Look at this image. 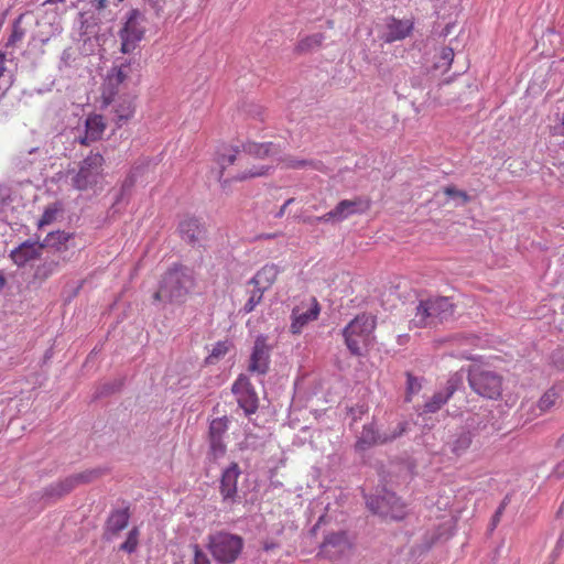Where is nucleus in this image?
Here are the masks:
<instances>
[{"label":"nucleus","mask_w":564,"mask_h":564,"mask_svg":"<svg viewBox=\"0 0 564 564\" xmlns=\"http://www.w3.org/2000/svg\"><path fill=\"white\" fill-rule=\"evenodd\" d=\"M278 546H279V545H278L275 542H268V541H267V542H264V544H263V550H264V551H267V552H269V551H271V550H273V549H275V547H278Z\"/></svg>","instance_id":"obj_55"},{"label":"nucleus","mask_w":564,"mask_h":564,"mask_svg":"<svg viewBox=\"0 0 564 564\" xmlns=\"http://www.w3.org/2000/svg\"><path fill=\"white\" fill-rule=\"evenodd\" d=\"M245 547L243 538L226 530L207 535L206 549L217 564H235Z\"/></svg>","instance_id":"obj_2"},{"label":"nucleus","mask_w":564,"mask_h":564,"mask_svg":"<svg viewBox=\"0 0 564 564\" xmlns=\"http://www.w3.org/2000/svg\"><path fill=\"white\" fill-rule=\"evenodd\" d=\"M369 208V202L361 197L343 199L328 213L314 218V223H341L356 214H362Z\"/></svg>","instance_id":"obj_10"},{"label":"nucleus","mask_w":564,"mask_h":564,"mask_svg":"<svg viewBox=\"0 0 564 564\" xmlns=\"http://www.w3.org/2000/svg\"><path fill=\"white\" fill-rule=\"evenodd\" d=\"M237 153H238V150L231 148L230 150H228L227 153H221V154L218 155L217 162H218V164H219V166L221 169L220 173H219L220 174L219 177L223 176L224 170L227 166H229V165L235 163V161L237 159Z\"/></svg>","instance_id":"obj_38"},{"label":"nucleus","mask_w":564,"mask_h":564,"mask_svg":"<svg viewBox=\"0 0 564 564\" xmlns=\"http://www.w3.org/2000/svg\"><path fill=\"white\" fill-rule=\"evenodd\" d=\"M409 427L406 421L399 422L394 427L381 433V443H389L403 435Z\"/></svg>","instance_id":"obj_33"},{"label":"nucleus","mask_w":564,"mask_h":564,"mask_svg":"<svg viewBox=\"0 0 564 564\" xmlns=\"http://www.w3.org/2000/svg\"><path fill=\"white\" fill-rule=\"evenodd\" d=\"M113 120L118 127H122L128 120L133 117L134 105L131 98H123L121 100H113Z\"/></svg>","instance_id":"obj_29"},{"label":"nucleus","mask_w":564,"mask_h":564,"mask_svg":"<svg viewBox=\"0 0 564 564\" xmlns=\"http://www.w3.org/2000/svg\"><path fill=\"white\" fill-rule=\"evenodd\" d=\"M263 293H264V291H261V290L254 288V290L251 292L248 301L243 305L242 311L245 313L252 312L256 308V306L261 303Z\"/></svg>","instance_id":"obj_39"},{"label":"nucleus","mask_w":564,"mask_h":564,"mask_svg":"<svg viewBox=\"0 0 564 564\" xmlns=\"http://www.w3.org/2000/svg\"><path fill=\"white\" fill-rule=\"evenodd\" d=\"M507 503H508V499L505 498L502 500V502L500 503V506L498 507V509L496 510L495 514L492 516V519H491V530H494L497 524L499 523L500 521V518L507 507Z\"/></svg>","instance_id":"obj_47"},{"label":"nucleus","mask_w":564,"mask_h":564,"mask_svg":"<svg viewBox=\"0 0 564 564\" xmlns=\"http://www.w3.org/2000/svg\"><path fill=\"white\" fill-rule=\"evenodd\" d=\"M324 39L325 37L322 33L307 35L297 43L296 51L300 53L313 51L322 45Z\"/></svg>","instance_id":"obj_31"},{"label":"nucleus","mask_w":564,"mask_h":564,"mask_svg":"<svg viewBox=\"0 0 564 564\" xmlns=\"http://www.w3.org/2000/svg\"><path fill=\"white\" fill-rule=\"evenodd\" d=\"M243 151L250 155H254L257 158H265L271 154H273L276 149L275 145L272 142H264V143H256V142H248L243 144Z\"/></svg>","instance_id":"obj_30"},{"label":"nucleus","mask_w":564,"mask_h":564,"mask_svg":"<svg viewBox=\"0 0 564 564\" xmlns=\"http://www.w3.org/2000/svg\"><path fill=\"white\" fill-rule=\"evenodd\" d=\"M463 371H457L451 375L445 388L443 390L435 392L433 397L425 402L423 411L425 413L437 412L451 399V397L463 387Z\"/></svg>","instance_id":"obj_15"},{"label":"nucleus","mask_w":564,"mask_h":564,"mask_svg":"<svg viewBox=\"0 0 564 564\" xmlns=\"http://www.w3.org/2000/svg\"><path fill=\"white\" fill-rule=\"evenodd\" d=\"M280 270L275 264H265L249 281L254 288L267 291L276 280Z\"/></svg>","instance_id":"obj_27"},{"label":"nucleus","mask_w":564,"mask_h":564,"mask_svg":"<svg viewBox=\"0 0 564 564\" xmlns=\"http://www.w3.org/2000/svg\"><path fill=\"white\" fill-rule=\"evenodd\" d=\"M44 254L42 242L25 240L10 252V258L18 267L33 265Z\"/></svg>","instance_id":"obj_19"},{"label":"nucleus","mask_w":564,"mask_h":564,"mask_svg":"<svg viewBox=\"0 0 564 564\" xmlns=\"http://www.w3.org/2000/svg\"><path fill=\"white\" fill-rule=\"evenodd\" d=\"M231 346L232 345L229 340L217 341L206 358V362L214 364L215 361L219 360L230 350Z\"/></svg>","instance_id":"obj_32"},{"label":"nucleus","mask_w":564,"mask_h":564,"mask_svg":"<svg viewBox=\"0 0 564 564\" xmlns=\"http://www.w3.org/2000/svg\"><path fill=\"white\" fill-rule=\"evenodd\" d=\"M4 284H6V278L2 274V272H0V291L3 289Z\"/></svg>","instance_id":"obj_59"},{"label":"nucleus","mask_w":564,"mask_h":564,"mask_svg":"<svg viewBox=\"0 0 564 564\" xmlns=\"http://www.w3.org/2000/svg\"><path fill=\"white\" fill-rule=\"evenodd\" d=\"M349 547V543L345 532L330 533L325 536L319 547L318 555L328 560H337L341 557Z\"/></svg>","instance_id":"obj_21"},{"label":"nucleus","mask_w":564,"mask_h":564,"mask_svg":"<svg viewBox=\"0 0 564 564\" xmlns=\"http://www.w3.org/2000/svg\"><path fill=\"white\" fill-rule=\"evenodd\" d=\"M470 388L479 395L496 400L502 392V376L484 366H471L468 370Z\"/></svg>","instance_id":"obj_5"},{"label":"nucleus","mask_w":564,"mask_h":564,"mask_svg":"<svg viewBox=\"0 0 564 564\" xmlns=\"http://www.w3.org/2000/svg\"><path fill=\"white\" fill-rule=\"evenodd\" d=\"M241 474L237 463H231L221 473L219 492L224 503L232 506L240 501L238 496V478Z\"/></svg>","instance_id":"obj_16"},{"label":"nucleus","mask_w":564,"mask_h":564,"mask_svg":"<svg viewBox=\"0 0 564 564\" xmlns=\"http://www.w3.org/2000/svg\"><path fill=\"white\" fill-rule=\"evenodd\" d=\"M319 312L321 306L315 297L301 302L299 305L294 306L291 312L290 332L293 335L301 334L308 323L318 318Z\"/></svg>","instance_id":"obj_13"},{"label":"nucleus","mask_w":564,"mask_h":564,"mask_svg":"<svg viewBox=\"0 0 564 564\" xmlns=\"http://www.w3.org/2000/svg\"><path fill=\"white\" fill-rule=\"evenodd\" d=\"M422 389L421 380L411 373H406V394H405V401L410 402L412 400V397Z\"/></svg>","instance_id":"obj_36"},{"label":"nucleus","mask_w":564,"mask_h":564,"mask_svg":"<svg viewBox=\"0 0 564 564\" xmlns=\"http://www.w3.org/2000/svg\"><path fill=\"white\" fill-rule=\"evenodd\" d=\"M65 0H44L43 2V6H46V4H58V3H63Z\"/></svg>","instance_id":"obj_58"},{"label":"nucleus","mask_w":564,"mask_h":564,"mask_svg":"<svg viewBox=\"0 0 564 564\" xmlns=\"http://www.w3.org/2000/svg\"><path fill=\"white\" fill-rule=\"evenodd\" d=\"M140 174H141V167L140 166H134L131 170L130 174L126 177V180L122 183V187H121L122 195H124L127 192H129L133 187V185H134V183L137 181V177Z\"/></svg>","instance_id":"obj_41"},{"label":"nucleus","mask_w":564,"mask_h":564,"mask_svg":"<svg viewBox=\"0 0 564 564\" xmlns=\"http://www.w3.org/2000/svg\"><path fill=\"white\" fill-rule=\"evenodd\" d=\"M444 193L453 199H459V205H464L469 200V197L466 192L459 191L455 188L454 186H447L444 188Z\"/></svg>","instance_id":"obj_42"},{"label":"nucleus","mask_w":564,"mask_h":564,"mask_svg":"<svg viewBox=\"0 0 564 564\" xmlns=\"http://www.w3.org/2000/svg\"><path fill=\"white\" fill-rule=\"evenodd\" d=\"M475 425V420L471 419V421L468 423V426H474Z\"/></svg>","instance_id":"obj_61"},{"label":"nucleus","mask_w":564,"mask_h":564,"mask_svg":"<svg viewBox=\"0 0 564 564\" xmlns=\"http://www.w3.org/2000/svg\"><path fill=\"white\" fill-rule=\"evenodd\" d=\"M120 387V383H111V384H105L102 387V392L101 393H111V392H115L116 390H118Z\"/></svg>","instance_id":"obj_51"},{"label":"nucleus","mask_w":564,"mask_h":564,"mask_svg":"<svg viewBox=\"0 0 564 564\" xmlns=\"http://www.w3.org/2000/svg\"><path fill=\"white\" fill-rule=\"evenodd\" d=\"M454 305L448 297L438 296L420 301L410 324L414 327H432L452 317Z\"/></svg>","instance_id":"obj_3"},{"label":"nucleus","mask_w":564,"mask_h":564,"mask_svg":"<svg viewBox=\"0 0 564 564\" xmlns=\"http://www.w3.org/2000/svg\"><path fill=\"white\" fill-rule=\"evenodd\" d=\"M193 564H212L208 555L198 544H193Z\"/></svg>","instance_id":"obj_43"},{"label":"nucleus","mask_w":564,"mask_h":564,"mask_svg":"<svg viewBox=\"0 0 564 564\" xmlns=\"http://www.w3.org/2000/svg\"><path fill=\"white\" fill-rule=\"evenodd\" d=\"M271 347L267 343V337L259 335L252 348L248 370L258 375H265L270 365Z\"/></svg>","instance_id":"obj_18"},{"label":"nucleus","mask_w":564,"mask_h":564,"mask_svg":"<svg viewBox=\"0 0 564 564\" xmlns=\"http://www.w3.org/2000/svg\"><path fill=\"white\" fill-rule=\"evenodd\" d=\"M149 2L158 11L162 8V0H149Z\"/></svg>","instance_id":"obj_56"},{"label":"nucleus","mask_w":564,"mask_h":564,"mask_svg":"<svg viewBox=\"0 0 564 564\" xmlns=\"http://www.w3.org/2000/svg\"><path fill=\"white\" fill-rule=\"evenodd\" d=\"M231 392L240 409L247 416L253 414L258 410V394L246 375H239L231 386Z\"/></svg>","instance_id":"obj_11"},{"label":"nucleus","mask_w":564,"mask_h":564,"mask_svg":"<svg viewBox=\"0 0 564 564\" xmlns=\"http://www.w3.org/2000/svg\"><path fill=\"white\" fill-rule=\"evenodd\" d=\"M268 171H269V166H264V165H261L259 167L254 166V167L250 169L247 172H243L241 174L236 175L234 178L236 181H243V180H247L249 177L262 176V175L267 174Z\"/></svg>","instance_id":"obj_40"},{"label":"nucleus","mask_w":564,"mask_h":564,"mask_svg":"<svg viewBox=\"0 0 564 564\" xmlns=\"http://www.w3.org/2000/svg\"><path fill=\"white\" fill-rule=\"evenodd\" d=\"M10 203V189L6 186H0V218L4 216Z\"/></svg>","instance_id":"obj_44"},{"label":"nucleus","mask_w":564,"mask_h":564,"mask_svg":"<svg viewBox=\"0 0 564 564\" xmlns=\"http://www.w3.org/2000/svg\"><path fill=\"white\" fill-rule=\"evenodd\" d=\"M292 202H293V198L288 199V200L283 204V206L281 207V209L279 210V213L276 214V217H282V216H283V214H284V212H285V209H286V207H288Z\"/></svg>","instance_id":"obj_54"},{"label":"nucleus","mask_w":564,"mask_h":564,"mask_svg":"<svg viewBox=\"0 0 564 564\" xmlns=\"http://www.w3.org/2000/svg\"><path fill=\"white\" fill-rule=\"evenodd\" d=\"M100 475L99 469H90L76 475L66 477L55 484H52L45 489L47 497H62L73 490L79 484L93 481Z\"/></svg>","instance_id":"obj_17"},{"label":"nucleus","mask_w":564,"mask_h":564,"mask_svg":"<svg viewBox=\"0 0 564 564\" xmlns=\"http://www.w3.org/2000/svg\"><path fill=\"white\" fill-rule=\"evenodd\" d=\"M238 446L240 451L256 449L258 447V437L253 434H247L245 440L241 441Z\"/></svg>","instance_id":"obj_46"},{"label":"nucleus","mask_w":564,"mask_h":564,"mask_svg":"<svg viewBox=\"0 0 564 564\" xmlns=\"http://www.w3.org/2000/svg\"><path fill=\"white\" fill-rule=\"evenodd\" d=\"M558 397L556 388L552 387L540 398L538 408L542 413L549 411L555 404Z\"/></svg>","instance_id":"obj_34"},{"label":"nucleus","mask_w":564,"mask_h":564,"mask_svg":"<svg viewBox=\"0 0 564 564\" xmlns=\"http://www.w3.org/2000/svg\"><path fill=\"white\" fill-rule=\"evenodd\" d=\"M62 212V207L59 204H53L45 208L40 221L39 226H45L52 224L55 219L58 213Z\"/></svg>","instance_id":"obj_37"},{"label":"nucleus","mask_w":564,"mask_h":564,"mask_svg":"<svg viewBox=\"0 0 564 564\" xmlns=\"http://www.w3.org/2000/svg\"><path fill=\"white\" fill-rule=\"evenodd\" d=\"M130 519L129 509H116L109 514L104 532V539L113 540L122 530L128 527Z\"/></svg>","instance_id":"obj_22"},{"label":"nucleus","mask_w":564,"mask_h":564,"mask_svg":"<svg viewBox=\"0 0 564 564\" xmlns=\"http://www.w3.org/2000/svg\"><path fill=\"white\" fill-rule=\"evenodd\" d=\"M473 442V434L466 427H460L454 432L445 442V449L451 452L454 456L460 457L470 447Z\"/></svg>","instance_id":"obj_24"},{"label":"nucleus","mask_w":564,"mask_h":564,"mask_svg":"<svg viewBox=\"0 0 564 564\" xmlns=\"http://www.w3.org/2000/svg\"><path fill=\"white\" fill-rule=\"evenodd\" d=\"M6 54L0 52V77H2L6 72Z\"/></svg>","instance_id":"obj_52"},{"label":"nucleus","mask_w":564,"mask_h":564,"mask_svg":"<svg viewBox=\"0 0 564 564\" xmlns=\"http://www.w3.org/2000/svg\"><path fill=\"white\" fill-rule=\"evenodd\" d=\"M182 239L195 246L205 237V227L194 217L183 219L178 225Z\"/></svg>","instance_id":"obj_25"},{"label":"nucleus","mask_w":564,"mask_h":564,"mask_svg":"<svg viewBox=\"0 0 564 564\" xmlns=\"http://www.w3.org/2000/svg\"><path fill=\"white\" fill-rule=\"evenodd\" d=\"M560 121H561V128H558L560 129L558 132L561 134H564V109H563V112L561 113Z\"/></svg>","instance_id":"obj_57"},{"label":"nucleus","mask_w":564,"mask_h":564,"mask_svg":"<svg viewBox=\"0 0 564 564\" xmlns=\"http://www.w3.org/2000/svg\"><path fill=\"white\" fill-rule=\"evenodd\" d=\"M104 156L91 153L80 163L78 172L73 176V186L78 191L93 188L102 178Z\"/></svg>","instance_id":"obj_7"},{"label":"nucleus","mask_w":564,"mask_h":564,"mask_svg":"<svg viewBox=\"0 0 564 564\" xmlns=\"http://www.w3.org/2000/svg\"><path fill=\"white\" fill-rule=\"evenodd\" d=\"M193 288L192 271L183 265H174L162 276L159 289L153 294V301L163 304H182Z\"/></svg>","instance_id":"obj_1"},{"label":"nucleus","mask_w":564,"mask_h":564,"mask_svg":"<svg viewBox=\"0 0 564 564\" xmlns=\"http://www.w3.org/2000/svg\"><path fill=\"white\" fill-rule=\"evenodd\" d=\"M553 475L557 478L564 476V459L554 467Z\"/></svg>","instance_id":"obj_50"},{"label":"nucleus","mask_w":564,"mask_h":564,"mask_svg":"<svg viewBox=\"0 0 564 564\" xmlns=\"http://www.w3.org/2000/svg\"><path fill=\"white\" fill-rule=\"evenodd\" d=\"M413 30V23L410 20H398L388 18L386 22V31L382 39L386 43L401 41L410 35Z\"/></svg>","instance_id":"obj_23"},{"label":"nucleus","mask_w":564,"mask_h":564,"mask_svg":"<svg viewBox=\"0 0 564 564\" xmlns=\"http://www.w3.org/2000/svg\"><path fill=\"white\" fill-rule=\"evenodd\" d=\"M377 444H382L381 433H378L375 430L373 425H365L362 427L360 436L358 437L355 444V449L361 453Z\"/></svg>","instance_id":"obj_28"},{"label":"nucleus","mask_w":564,"mask_h":564,"mask_svg":"<svg viewBox=\"0 0 564 564\" xmlns=\"http://www.w3.org/2000/svg\"><path fill=\"white\" fill-rule=\"evenodd\" d=\"M138 543H139V529L134 527L129 531L126 541L120 545L119 549L127 553H133L138 547Z\"/></svg>","instance_id":"obj_35"},{"label":"nucleus","mask_w":564,"mask_h":564,"mask_svg":"<svg viewBox=\"0 0 564 564\" xmlns=\"http://www.w3.org/2000/svg\"><path fill=\"white\" fill-rule=\"evenodd\" d=\"M144 15L137 9L130 10L127 21L120 31L121 51L131 53L142 40L145 28Z\"/></svg>","instance_id":"obj_8"},{"label":"nucleus","mask_w":564,"mask_h":564,"mask_svg":"<svg viewBox=\"0 0 564 564\" xmlns=\"http://www.w3.org/2000/svg\"><path fill=\"white\" fill-rule=\"evenodd\" d=\"M44 252L58 253L59 256H67L68 261L79 249L75 240V235L67 231H52L46 235L42 241Z\"/></svg>","instance_id":"obj_12"},{"label":"nucleus","mask_w":564,"mask_h":564,"mask_svg":"<svg viewBox=\"0 0 564 564\" xmlns=\"http://www.w3.org/2000/svg\"><path fill=\"white\" fill-rule=\"evenodd\" d=\"M93 2L97 10L105 9L108 4V0H94Z\"/></svg>","instance_id":"obj_53"},{"label":"nucleus","mask_w":564,"mask_h":564,"mask_svg":"<svg viewBox=\"0 0 564 564\" xmlns=\"http://www.w3.org/2000/svg\"><path fill=\"white\" fill-rule=\"evenodd\" d=\"M284 162L289 169H304L312 164L310 161L299 159H285Z\"/></svg>","instance_id":"obj_48"},{"label":"nucleus","mask_w":564,"mask_h":564,"mask_svg":"<svg viewBox=\"0 0 564 564\" xmlns=\"http://www.w3.org/2000/svg\"><path fill=\"white\" fill-rule=\"evenodd\" d=\"M558 445H564V433L562 434V436L558 438V442H557Z\"/></svg>","instance_id":"obj_60"},{"label":"nucleus","mask_w":564,"mask_h":564,"mask_svg":"<svg viewBox=\"0 0 564 564\" xmlns=\"http://www.w3.org/2000/svg\"><path fill=\"white\" fill-rule=\"evenodd\" d=\"M106 129V123L101 115H90L85 121V135L79 137V143L88 145L89 143L101 139Z\"/></svg>","instance_id":"obj_26"},{"label":"nucleus","mask_w":564,"mask_h":564,"mask_svg":"<svg viewBox=\"0 0 564 564\" xmlns=\"http://www.w3.org/2000/svg\"><path fill=\"white\" fill-rule=\"evenodd\" d=\"M376 316L368 313L357 315L343 329L347 348L352 355L360 356L362 348L369 345L376 328Z\"/></svg>","instance_id":"obj_4"},{"label":"nucleus","mask_w":564,"mask_h":564,"mask_svg":"<svg viewBox=\"0 0 564 564\" xmlns=\"http://www.w3.org/2000/svg\"><path fill=\"white\" fill-rule=\"evenodd\" d=\"M367 507L375 514L392 520H401L405 516L404 503L387 489H381L376 495L366 498Z\"/></svg>","instance_id":"obj_6"},{"label":"nucleus","mask_w":564,"mask_h":564,"mask_svg":"<svg viewBox=\"0 0 564 564\" xmlns=\"http://www.w3.org/2000/svg\"><path fill=\"white\" fill-rule=\"evenodd\" d=\"M39 260V264L34 267L33 279L43 282L53 274L57 273L61 268L68 261V257L59 256L58 253L44 252V254Z\"/></svg>","instance_id":"obj_20"},{"label":"nucleus","mask_w":564,"mask_h":564,"mask_svg":"<svg viewBox=\"0 0 564 564\" xmlns=\"http://www.w3.org/2000/svg\"><path fill=\"white\" fill-rule=\"evenodd\" d=\"M442 59L449 65L454 58V51L451 47H444L441 54Z\"/></svg>","instance_id":"obj_49"},{"label":"nucleus","mask_w":564,"mask_h":564,"mask_svg":"<svg viewBox=\"0 0 564 564\" xmlns=\"http://www.w3.org/2000/svg\"><path fill=\"white\" fill-rule=\"evenodd\" d=\"M227 416L216 417L209 422L207 432L208 456L217 460L227 452L226 436L229 429Z\"/></svg>","instance_id":"obj_9"},{"label":"nucleus","mask_w":564,"mask_h":564,"mask_svg":"<svg viewBox=\"0 0 564 564\" xmlns=\"http://www.w3.org/2000/svg\"><path fill=\"white\" fill-rule=\"evenodd\" d=\"M23 36L24 30L19 25V23H14L12 32L7 42V46H13L17 42L21 41Z\"/></svg>","instance_id":"obj_45"},{"label":"nucleus","mask_w":564,"mask_h":564,"mask_svg":"<svg viewBox=\"0 0 564 564\" xmlns=\"http://www.w3.org/2000/svg\"><path fill=\"white\" fill-rule=\"evenodd\" d=\"M132 73V64L123 62L113 66L108 73L102 85V98L107 104L115 100V96L119 93V86L130 77Z\"/></svg>","instance_id":"obj_14"}]
</instances>
